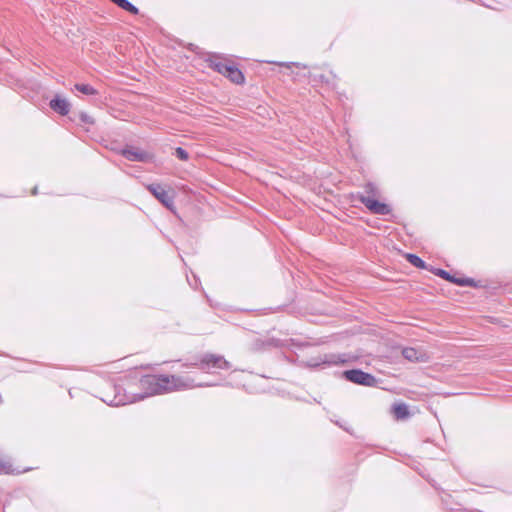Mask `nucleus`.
Listing matches in <instances>:
<instances>
[{
  "label": "nucleus",
  "mask_w": 512,
  "mask_h": 512,
  "mask_svg": "<svg viewBox=\"0 0 512 512\" xmlns=\"http://www.w3.org/2000/svg\"><path fill=\"white\" fill-rule=\"evenodd\" d=\"M343 377L349 382L366 387H375L378 384V379L374 375L361 369L346 370Z\"/></svg>",
  "instance_id": "20e7f679"
},
{
  "label": "nucleus",
  "mask_w": 512,
  "mask_h": 512,
  "mask_svg": "<svg viewBox=\"0 0 512 512\" xmlns=\"http://www.w3.org/2000/svg\"><path fill=\"white\" fill-rule=\"evenodd\" d=\"M50 108L62 116H66L70 111V103L59 96L53 98L49 103Z\"/></svg>",
  "instance_id": "6e6552de"
},
{
  "label": "nucleus",
  "mask_w": 512,
  "mask_h": 512,
  "mask_svg": "<svg viewBox=\"0 0 512 512\" xmlns=\"http://www.w3.org/2000/svg\"><path fill=\"white\" fill-rule=\"evenodd\" d=\"M280 66H286L288 68H290L291 66H296V67H301V68H307V66L305 64H301V63H298V62H287V63H279Z\"/></svg>",
  "instance_id": "5701e85b"
},
{
  "label": "nucleus",
  "mask_w": 512,
  "mask_h": 512,
  "mask_svg": "<svg viewBox=\"0 0 512 512\" xmlns=\"http://www.w3.org/2000/svg\"><path fill=\"white\" fill-rule=\"evenodd\" d=\"M210 67L213 68L218 73H220V74L225 76L227 74V72L229 71L231 65L230 64H226V63H222L220 61H211Z\"/></svg>",
  "instance_id": "2eb2a0df"
},
{
  "label": "nucleus",
  "mask_w": 512,
  "mask_h": 512,
  "mask_svg": "<svg viewBox=\"0 0 512 512\" xmlns=\"http://www.w3.org/2000/svg\"><path fill=\"white\" fill-rule=\"evenodd\" d=\"M225 77L229 78L235 84H242L245 81L242 71L234 65H231Z\"/></svg>",
  "instance_id": "1a4fd4ad"
},
{
  "label": "nucleus",
  "mask_w": 512,
  "mask_h": 512,
  "mask_svg": "<svg viewBox=\"0 0 512 512\" xmlns=\"http://www.w3.org/2000/svg\"><path fill=\"white\" fill-rule=\"evenodd\" d=\"M187 281L189 283V285L193 288V289H197L199 284H200V281L198 279V277L194 274H192V278L193 280L187 275Z\"/></svg>",
  "instance_id": "412c9836"
},
{
  "label": "nucleus",
  "mask_w": 512,
  "mask_h": 512,
  "mask_svg": "<svg viewBox=\"0 0 512 512\" xmlns=\"http://www.w3.org/2000/svg\"><path fill=\"white\" fill-rule=\"evenodd\" d=\"M37 193H38V187H37V186H35V187L33 188V190H32V194H33V195H37Z\"/></svg>",
  "instance_id": "b1692460"
},
{
  "label": "nucleus",
  "mask_w": 512,
  "mask_h": 512,
  "mask_svg": "<svg viewBox=\"0 0 512 512\" xmlns=\"http://www.w3.org/2000/svg\"><path fill=\"white\" fill-rule=\"evenodd\" d=\"M406 259L411 265L415 266L416 268H420V269L426 268L425 261L416 254L407 253Z\"/></svg>",
  "instance_id": "f8f14e48"
},
{
  "label": "nucleus",
  "mask_w": 512,
  "mask_h": 512,
  "mask_svg": "<svg viewBox=\"0 0 512 512\" xmlns=\"http://www.w3.org/2000/svg\"><path fill=\"white\" fill-rule=\"evenodd\" d=\"M347 361L348 357L346 354L327 353L316 357H311L306 361V365L310 368L325 369L328 367L346 363Z\"/></svg>",
  "instance_id": "f03ea898"
},
{
  "label": "nucleus",
  "mask_w": 512,
  "mask_h": 512,
  "mask_svg": "<svg viewBox=\"0 0 512 512\" xmlns=\"http://www.w3.org/2000/svg\"><path fill=\"white\" fill-rule=\"evenodd\" d=\"M394 415L397 419H405L409 416V410L406 404L400 403L393 407Z\"/></svg>",
  "instance_id": "ddd939ff"
},
{
  "label": "nucleus",
  "mask_w": 512,
  "mask_h": 512,
  "mask_svg": "<svg viewBox=\"0 0 512 512\" xmlns=\"http://www.w3.org/2000/svg\"><path fill=\"white\" fill-rule=\"evenodd\" d=\"M80 120L81 122L85 123V124H92L93 123V119L91 116H89L87 113L85 112H82L80 114Z\"/></svg>",
  "instance_id": "4be33fe9"
},
{
  "label": "nucleus",
  "mask_w": 512,
  "mask_h": 512,
  "mask_svg": "<svg viewBox=\"0 0 512 512\" xmlns=\"http://www.w3.org/2000/svg\"><path fill=\"white\" fill-rule=\"evenodd\" d=\"M121 155L127 160L134 162H147L150 159L149 153L133 147L122 149Z\"/></svg>",
  "instance_id": "0eeeda50"
},
{
  "label": "nucleus",
  "mask_w": 512,
  "mask_h": 512,
  "mask_svg": "<svg viewBox=\"0 0 512 512\" xmlns=\"http://www.w3.org/2000/svg\"><path fill=\"white\" fill-rule=\"evenodd\" d=\"M310 78L312 79V81L314 83H325L327 86L331 87V88H335L336 86V82L334 81H331L329 78H327L325 75L323 74H314V75H310Z\"/></svg>",
  "instance_id": "dca6fc26"
},
{
  "label": "nucleus",
  "mask_w": 512,
  "mask_h": 512,
  "mask_svg": "<svg viewBox=\"0 0 512 512\" xmlns=\"http://www.w3.org/2000/svg\"><path fill=\"white\" fill-rule=\"evenodd\" d=\"M418 354V351L413 347H405L402 350V356L411 362L419 360Z\"/></svg>",
  "instance_id": "4468645a"
},
{
  "label": "nucleus",
  "mask_w": 512,
  "mask_h": 512,
  "mask_svg": "<svg viewBox=\"0 0 512 512\" xmlns=\"http://www.w3.org/2000/svg\"><path fill=\"white\" fill-rule=\"evenodd\" d=\"M450 283H455L460 286H476V283L471 278H457L450 275Z\"/></svg>",
  "instance_id": "f3484780"
},
{
  "label": "nucleus",
  "mask_w": 512,
  "mask_h": 512,
  "mask_svg": "<svg viewBox=\"0 0 512 512\" xmlns=\"http://www.w3.org/2000/svg\"><path fill=\"white\" fill-rule=\"evenodd\" d=\"M359 201L372 213L377 215H388L392 212V208L383 202L371 196H359Z\"/></svg>",
  "instance_id": "39448f33"
},
{
  "label": "nucleus",
  "mask_w": 512,
  "mask_h": 512,
  "mask_svg": "<svg viewBox=\"0 0 512 512\" xmlns=\"http://www.w3.org/2000/svg\"><path fill=\"white\" fill-rule=\"evenodd\" d=\"M330 75H332V77H333V80H332V81H334V82H335V80H336V75H334V74H333V72H330Z\"/></svg>",
  "instance_id": "393cba45"
},
{
  "label": "nucleus",
  "mask_w": 512,
  "mask_h": 512,
  "mask_svg": "<svg viewBox=\"0 0 512 512\" xmlns=\"http://www.w3.org/2000/svg\"><path fill=\"white\" fill-rule=\"evenodd\" d=\"M213 384H198V386H212ZM141 393L126 392L119 385H113L114 395L106 396L102 400L110 406H122L134 403L144 398L164 394L171 391L186 390L197 387L193 379L177 375H144L139 380Z\"/></svg>",
  "instance_id": "f257e3e1"
},
{
  "label": "nucleus",
  "mask_w": 512,
  "mask_h": 512,
  "mask_svg": "<svg viewBox=\"0 0 512 512\" xmlns=\"http://www.w3.org/2000/svg\"><path fill=\"white\" fill-rule=\"evenodd\" d=\"M364 191L366 193L365 196H371V197H375L377 194H378V189L377 187L375 186V184L369 182L365 185L364 187Z\"/></svg>",
  "instance_id": "a211bd4d"
},
{
  "label": "nucleus",
  "mask_w": 512,
  "mask_h": 512,
  "mask_svg": "<svg viewBox=\"0 0 512 512\" xmlns=\"http://www.w3.org/2000/svg\"><path fill=\"white\" fill-rule=\"evenodd\" d=\"M175 155L182 161H187L189 159V153L182 147H177L175 149Z\"/></svg>",
  "instance_id": "6ab92c4d"
},
{
  "label": "nucleus",
  "mask_w": 512,
  "mask_h": 512,
  "mask_svg": "<svg viewBox=\"0 0 512 512\" xmlns=\"http://www.w3.org/2000/svg\"><path fill=\"white\" fill-rule=\"evenodd\" d=\"M148 190L151 194L161 202L166 208L172 209L174 206L173 197L162 187L160 184L148 185Z\"/></svg>",
  "instance_id": "423d86ee"
},
{
  "label": "nucleus",
  "mask_w": 512,
  "mask_h": 512,
  "mask_svg": "<svg viewBox=\"0 0 512 512\" xmlns=\"http://www.w3.org/2000/svg\"><path fill=\"white\" fill-rule=\"evenodd\" d=\"M432 271H433V273L435 275H437V276L441 277L442 279L448 281V270L437 268V269H434Z\"/></svg>",
  "instance_id": "aec40b11"
},
{
  "label": "nucleus",
  "mask_w": 512,
  "mask_h": 512,
  "mask_svg": "<svg viewBox=\"0 0 512 512\" xmlns=\"http://www.w3.org/2000/svg\"><path fill=\"white\" fill-rule=\"evenodd\" d=\"M193 365L207 373L214 369L228 370L231 367L230 362L223 356L212 353L202 355L199 362Z\"/></svg>",
  "instance_id": "7ed1b4c3"
},
{
  "label": "nucleus",
  "mask_w": 512,
  "mask_h": 512,
  "mask_svg": "<svg viewBox=\"0 0 512 512\" xmlns=\"http://www.w3.org/2000/svg\"><path fill=\"white\" fill-rule=\"evenodd\" d=\"M112 3L120 7L121 9L131 13L132 15H137L139 13V9L132 4L128 0H110Z\"/></svg>",
  "instance_id": "9d476101"
},
{
  "label": "nucleus",
  "mask_w": 512,
  "mask_h": 512,
  "mask_svg": "<svg viewBox=\"0 0 512 512\" xmlns=\"http://www.w3.org/2000/svg\"><path fill=\"white\" fill-rule=\"evenodd\" d=\"M74 89L89 96L98 94V91L90 84L77 83L74 85Z\"/></svg>",
  "instance_id": "9b49d317"
}]
</instances>
